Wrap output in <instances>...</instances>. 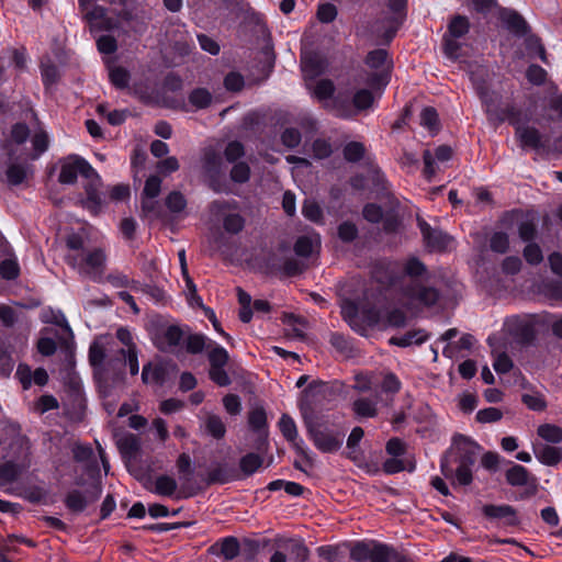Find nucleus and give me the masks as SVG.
<instances>
[{
    "label": "nucleus",
    "mask_w": 562,
    "mask_h": 562,
    "mask_svg": "<svg viewBox=\"0 0 562 562\" xmlns=\"http://www.w3.org/2000/svg\"><path fill=\"white\" fill-rule=\"evenodd\" d=\"M330 344L337 350V352H339V355L345 358H351L357 355V350L353 348L350 340L341 334H331Z\"/></svg>",
    "instance_id": "obj_33"
},
{
    "label": "nucleus",
    "mask_w": 562,
    "mask_h": 562,
    "mask_svg": "<svg viewBox=\"0 0 562 562\" xmlns=\"http://www.w3.org/2000/svg\"><path fill=\"white\" fill-rule=\"evenodd\" d=\"M177 481L169 475H159L155 482L154 493L161 496H172L177 491Z\"/></svg>",
    "instance_id": "obj_40"
},
{
    "label": "nucleus",
    "mask_w": 562,
    "mask_h": 562,
    "mask_svg": "<svg viewBox=\"0 0 562 562\" xmlns=\"http://www.w3.org/2000/svg\"><path fill=\"white\" fill-rule=\"evenodd\" d=\"M366 65L373 70L391 69L392 60L387 50L383 48L373 49L366 57Z\"/></svg>",
    "instance_id": "obj_26"
},
{
    "label": "nucleus",
    "mask_w": 562,
    "mask_h": 562,
    "mask_svg": "<svg viewBox=\"0 0 562 562\" xmlns=\"http://www.w3.org/2000/svg\"><path fill=\"white\" fill-rule=\"evenodd\" d=\"M250 178V168L244 161L235 162L231 170V179L236 183H245Z\"/></svg>",
    "instance_id": "obj_56"
},
{
    "label": "nucleus",
    "mask_w": 562,
    "mask_h": 562,
    "mask_svg": "<svg viewBox=\"0 0 562 562\" xmlns=\"http://www.w3.org/2000/svg\"><path fill=\"white\" fill-rule=\"evenodd\" d=\"M333 393V387L325 382L314 381L304 390V395L308 401V404H316L321 398Z\"/></svg>",
    "instance_id": "obj_29"
},
{
    "label": "nucleus",
    "mask_w": 562,
    "mask_h": 562,
    "mask_svg": "<svg viewBox=\"0 0 562 562\" xmlns=\"http://www.w3.org/2000/svg\"><path fill=\"white\" fill-rule=\"evenodd\" d=\"M117 447L123 456L132 457L139 450V440L134 434L123 435L117 439Z\"/></svg>",
    "instance_id": "obj_38"
},
{
    "label": "nucleus",
    "mask_w": 562,
    "mask_h": 562,
    "mask_svg": "<svg viewBox=\"0 0 562 562\" xmlns=\"http://www.w3.org/2000/svg\"><path fill=\"white\" fill-rule=\"evenodd\" d=\"M453 445L460 453L459 463L472 467L475 463L476 454L481 447L464 435H456L453 437Z\"/></svg>",
    "instance_id": "obj_16"
},
{
    "label": "nucleus",
    "mask_w": 562,
    "mask_h": 562,
    "mask_svg": "<svg viewBox=\"0 0 562 562\" xmlns=\"http://www.w3.org/2000/svg\"><path fill=\"white\" fill-rule=\"evenodd\" d=\"M303 422L314 446L324 453L338 451L344 441V434L328 428L310 406H301Z\"/></svg>",
    "instance_id": "obj_3"
},
{
    "label": "nucleus",
    "mask_w": 562,
    "mask_h": 562,
    "mask_svg": "<svg viewBox=\"0 0 562 562\" xmlns=\"http://www.w3.org/2000/svg\"><path fill=\"white\" fill-rule=\"evenodd\" d=\"M503 417V413L501 409L496 407H487L484 409H481L476 413V420L479 423L485 424V423H495L498 422Z\"/></svg>",
    "instance_id": "obj_62"
},
{
    "label": "nucleus",
    "mask_w": 562,
    "mask_h": 562,
    "mask_svg": "<svg viewBox=\"0 0 562 562\" xmlns=\"http://www.w3.org/2000/svg\"><path fill=\"white\" fill-rule=\"evenodd\" d=\"M183 338L182 329L177 325H170L164 329L161 335L156 336L155 344L161 351H171L179 346Z\"/></svg>",
    "instance_id": "obj_18"
},
{
    "label": "nucleus",
    "mask_w": 562,
    "mask_h": 562,
    "mask_svg": "<svg viewBox=\"0 0 562 562\" xmlns=\"http://www.w3.org/2000/svg\"><path fill=\"white\" fill-rule=\"evenodd\" d=\"M491 249L498 254H505L509 247V238L506 233L496 232L490 240Z\"/></svg>",
    "instance_id": "obj_59"
},
{
    "label": "nucleus",
    "mask_w": 562,
    "mask_h": 562,
    "mask_svg": "<svg viewBox=\"0 0 562 562\" xmlns=\"http://www.w3.org/2000/svg\"><path fill=\"white\" fill-rule=\"evenodd\" d=\"M379 396L358 397L352 403V412L360 418H374L379 414Z\"/></svg>",
    "instance_id": "obj_21"
},
{
    "label": "nucleus",
    "mask_w": 562,
    "mask_h": 562,
    "mask_svg": "<svg viewBox=\"0 0 562 562\" xmlns=\"http://www.w3.org/2000/svg\"><path fill=\"white\" fill-rule=\"evenodd\" d=\"M524 257L530 265H539L543 260L542 250L539 245L529 243L524 249Z\"/></svg>",
    "instance_id": "obj_61"
},
{
    "label": "nucleus",
    "mask_w": 562,
    "mask_h": 562,
    "mask_svg": "<svg viewBox=\"0 0 562 562\" xmlns=\"http://www.w3.org/2000/svg\"><path fill=\"white\" fill-rule=\"evenodd\" d=\"M280 431L283 437L291 442H294L297 438V428L292 417L283 414L279 420Z\"/></svg>",
    "instance_id": "obj_52"
},
{
    "label": "nucleus",
    "mask_w": 562,
    "mask_h": 562,
    "mask_svg": "<svg viewBox=\"0 0 562 562\" xmlns=\"http://www.w3.org/2000/svg\"><path fill=\"white\" fill-rule=\"evenodd\" d=\"M502 20L506 24L507 29L516 36H525L529 32V25L526 20L514 10H504L502 13Z\"/></svg>",
    "instance_id": "obj_22"
},
{
    "label": "nucleus",
    "mask_w": 562,
    "mask_h": 562,
    "mask_svg": "<svg viewBox=\"0 0 562 562\" xmlns=\"http://www.w3.org/2000/svg\"><path fill=\"white\" fill-rule=\"evenodd\" d=\"M417 224L422 232L427 248L431 251H443L449 248L452 238L440 229L432 228L424 218L417 217Z\"/></svg>",
    "instance_id": "obj_11"
},
{
    "label": "nucleus",
    "mask_w": 562,
    "mask_h": 562,
    "mask_svg": "<svg viewBox=\"0 0 562 562\" xmlns=\"http://www.w3.org/2000/svg\"><path fill=\"white\" fill-rule=\"evenodd\" d=\"M24 121H30L31 126L24 122H18L12 126L11 136L12 140H27L31 135V128H33L34 135L31 140H47V134L38 126V120L36 113L29 109L24 113Z\"/></svg>",
    "instance_id": "obj_10"
},
{
    "label": "nucleus",
    "mask_w": 562,
    "mask_h": 562,
    "mask_svg": "<svg viewBox=\"0 0 562 562\" xmlns=\"http://www.w3.org/2000/svg\"><path fill=\"white\" fill-rule=\"evenodd\" d=\"M267 266H268V268L270 269L271 272L274 271V270H282L284 272V274L289 276V277L300 274L305 269V265L303 262H301L300 260L294 259V258L285 259V261L283 262V266L279 267L276 263L274 257H272V258H270L268 260Z\"/></svg>",
    "instance_id": "obj_28"
},
{
    "label": "nucleus",
    "mask_w": 562,
    "mask_h": 562,
    "mask_svg": "<svg viewBox=\"0 0 562 562\" xmlns=\"http://www.w3.org/2000/svg\"><path fill=\"white\" fill-rule=\"evenodd\" d=\"M530 474L526 468L519 464L513 465L506 471V481L512 486H524L529 483Z\"/></svg>",
    "instance_id": "obj_32"
},
{
    "label": "nucleus",
    "mask_w": 562,
    "mask_h": 562,
    "mask_svg": "<svg viewBox=\"0 0 562 562\" xmlns=\"http://www.w3.org/2000/svg\"><path fill=\"white\" fill-rule=\"evenodd\" d=\"M442 297L441 291L428 279L403 280L400 301L407 308L434 307Z\"/></svg>",
    "instance_id": "obj_4"
},
{
    "label": "nucleus",
    "mask_w": 562,
    "mask_h": 562,
    "mask_svg": "<svg viewBox=\"0 0 562 562\" xmlns=\"http://www.w3.org/2000/svg\"><path fill=\"white\" fill-rule=\"evenodd\" d=\"M176 371L177 366L172 362H161L156 366L147 363L143 367L142 380L144 383L164 384L169 379V374Z\"/></svg>",
    "instance_id": "obj_14"
},
{
    "label": "nucleus",
    "mask_w": 562,
    "mask_h": 562,
    "mask_svg": "<svg viewBox=\"0 0 562 562\" xmlns=\"http://www.w3.org/2000/svg\"><path fill=\"white\" fill-rule=\"evenodd\" d=\"M370 562H406V558L401 555L393 547L373 541Z\"/></svg>",
    "instance_id": "obj_19"
},
{
    "label": "nucleus",
    "mask_w": 562,
    "mask_h": 562,
    "mask_svg": "<svg viewBox=\"0 0 562 562\" xmlns=\"http://www.w3.org/2000/svg\"><path fill=\"white\" fill-rule=\"evenodd\" d=\"M213 345L214 342L202 334H190L186 338V350L191 355L201 353L205 348H211Z\"/></svg>",
    "instance_id": "obj_31"
},
{
    "label": "nucleus",
    "mask_w": 562,
    "mask_h": 562,
    "mask_svg": "<svg viewBox=\"0 0 562 562\" xmlns=\"http://www.w3.org/2000/svg\"><path fill=\"white\" fill-rule=\"evenodd\" d=\"M407 18V0H386V11L379 18L372 32L382 44H390Z\"/></svg>",
    "instance_id": "obj_5"
},
{
    "label": "nucleus",
    "mask_w": 562,
    "mask_h": 562,
    "mask_svg": "<svg viewBox=\"0 0 562 562\" xmlns=\"http://www.w3.org/2000/svg\"><path fill=\"white\" fill-rule=\"evenodd\" d=\"M428 335L424 330L419 329L408 331L402 337H392L390 339V344L400 347H407L411 346L412 344L420 345L424 341H426Z\"/></svg>",
    "instance_id": "obj_35"
},
{
    "label": "nucleus",
    "mask_w": 562,
    "mask_h": 562,
    "mask_svg": "<svg viewBox=\"0 0 562 562\" xmlns=\"http://www.w3.org/2000/svg\"><path fill=\"white\" fill-rule=\"evenodd\" d=\"M470 30V21L465 15H454L448 25V35L453 38L464 36Z\"/></svg>",
    "instance_id": "obj_36"
},
{
    "label": "nucleus",
    "mask_w": 562,
    "mask_h": 562,
    "mask_svg": "<svg viewBox=\"0 0 562 562\" xmlns=\"http://www.w3.org/2000/svg\"><path fill=\"white\" fill-rule=\"evenodd\" d=\"M282 322L289 326L291 329L289 331V336L303 339L305 337L304 328H306V321L302 317H299L294 314H284L282 317Z\"/></svg>",
    "instance_id": "obj_37"
},
{
    "label": "nucleus",
    "mask_w": 562,
    "mask_h": 562,
    "mask_svg": "<svg viewBox=\"0 0 562 562\" xmlns=\"http://www.w3.org/2000/svg\"><path fill=\"white\" fill-rule=\"evenodd\" d=\"M240 546L235 537L224 538L220 544V553L228 561L239 555Z\"/></svg>",
    "instance_id": "obj_50"
},
{
    "label": "nucleus",
    "mask_w": 562,
    "mask_h": 562,
    "mask_svg": "<svg viewBox=\"0 0 562 562\" xmlns=\"http://www.w3.org/2000/svg\"><path fill=\"white\" fill-rule=\"evenodd\" d=\"M205 429L215 439L223 438L226 432V427L222 418L214 414H207L205 418Z\"/></svg>",
    "instance_id": "obj_44"
},
{
    "label": "nucleus",
    "mask_w": 562,
    "mask_h": 562,
    "mask_svg": "<svg viewBox=\"0 0 562 562\" xmlns=\"http://www.w3.org/2000/svg\"><path fill=\"white\" fill-rule=\"evenodd\" d=\"M162 211L155 198H142V216L149 221L157 220L161 216Z\"/></svg>",
    "instance_id": "obj_49"
},
{
    "label": "nucleus",
    "mask_w": 562,
    "mask_h": 562,
    "mask_svg": "<svg viewBox=\"0 0 562 562\" xmlns=\"http://www.w3.org/2000/svg\"><path fill=\"white\" fill-rule=\"evenodd\" d=\"M302 213L303 215L312 221V222H319L323 216L322 209L319 205L314 201H305L302 206Z\"/></svg>",
    "instance_id": "obj_64"
},
{
    "label": "nucleus",
    "mask_w": 562,
    "mask_h": 562,
    "mask_svg": "<svg viewBox=\"0 0 562 562\" xmlns=\"http://www.w3.org/2000/svg\"><path fill=\"white\" fill-rule=\"evenodd\" d=\"M102 487L100 482H92L85 492L71 490L65 497L66 507L72 513H82L87 506L100 498Z\"/></svg>",
    "instance_id": "obj_8"
},
{
    "label": "nucleus",
    "mask_w": 562,
    "mask_h": 562,
    "mask_svg": "<svg viewBox=\"0 0 562 562\" xmlns=\"http://www.w3.org/2000/svg\"><path fill=\"white\" fill-rule=\"evenodd\" d=\"M373 549V541L371 542H364L359 541L355 543V546L350 550V558L355 561H370L371 552Z\"/></svg>",
    "instance_id": "obj_51"
},
{
    "label": "nucleus",
    "mask_w": 562,
    "mask_h": 562,
    "mask_svg": "<svg viewBox=\"0 0 562 562\" xmlns=\"http://www.w3.org/2000/svg\"><path fill=\"white\" fill-rule=\"evenodd\" d=\"M22 144L23 143H15V148L8 146L4 147L12 160L13 156L16 155V161H11L5 172L8 182L12 186H18L26 179L30 168L25 164L29 160L37 159L48 148V143H33V153L26 154L19 148Z\"/></svg>",
    "instance_id": "obj_6"
},
{
    "label": "nucleus",
    "mask_w": 562,
    "mask_h": 562,
    "mask_svg": "<svg viewBox=\"0 0 562 562\" xmlns=\"http://www.w3.org/2000/svg\"><path fill=\"white\" fill-rule=\"evenodd\" d=\"M26 469L27 465L24 463L4 461L0 464V486L15 482Z\"/></svg>",
    "instance_id": "obj_23"
},
{
    "label": "nucleus",
    "mask_w": 562,
    "mask_h": 562,
    "mask_svg": "<svg viewBox=\"0 0 562 562\" xmlns=\"http://www.w3.org/2000/svg\"><path fill=\"white\" fill-rule=\"evenodd\" d=\"M535 456L542 464L552 467L562 460V450L549 445H541L535 448Z\"/></svg>",
    "instance_id": "obj_25"
},
{
    "label": "nucleus",
    "mask_w": 562,
    "mask_h": 562,
    "mask_svg": "<svg viewBox=\"0 0 562 562\" xmlns=\"http://www.w3.org/2000/svg\"><path fill=\"white\" fill-rule=\"evenodd\" d=\"M302 70L310 77L319 76L324 70L323 60L317 55H310L302 58Z\"/></svg>",
    "instance_id": "obj_39"
},
{
    "label": "nucleus",
    "mask_w": 562,
    "mask_h": 562,
    "mask_svg": "<svg viewBox=\"0 0 562 562\" xmlns=\"http://www.w3.org/2000/svg\"><path fill=\"white\" fill-rule=\"evenodd\" d=\"M453 149L449 145L438 146L434 153L426 149L423 154L424 170L423 173L428 181L436 175L439 162H446L451 159Z\"/></svg>",
    "instance_id": "obj_12"
},
{
    "label": "nucleus",
    "mask_w": 562,
    "mask_h": 562,
    "mask_svg": "<svg viewBox=\"0 0 562 562\" xmlns=\"http://www.w3.org/2000/svg\"><path fill=\"white\" fill-rule=\"evenodd\" d=\"M342 318L355 330H358V305L351 300H342L340 304Z\"/></svg>",
    "instance_id": "obj_43"
},
{
    "label": "nucleus",
    "mask_w": 562,
    "mask_h": 562,
    "mask_svg": "<svg viewBox=\"0 0 562 562\" xmlns=\"http://www.w3.org/2000/svg\"><path fill=\"white\" fill-rule=\"evenodd\" d=\"M109 78L115 88L125 89L128 87L131 75L125 68L114 66L110 68Z\"/></svg>",
    "instance_id": "obj_47"
},
{
    "label": "nucleus",
    "mask_w": 562,
    "mask_h": 562,
    "mask_svg": "<svg viewBox=\"0 0 562 562\" xmlns=\"http://www.w3.org/2000/svg\"><path fill=\"white\" fill-rule=\"evenodd\" d=\"M248 424L254 430H262L267 425L266 411L262 407H256L249 412Z\"/></svg>",
    "instance_id": "obj_55"
},
{
    "label": "nucleus",
    "mask_w": 562,
    "mask_h": 562,
    "mask_svg": "<svg viewBox=\"0 0 562 562\" xmlns=\"http://www.w3.org/2000/svg\"><path fill=\"white\" fill-rule=\"evenodd\" d=\"M20 272L19 265L13 259H5L0 263V274L5 280H14Z\"/></svg>",
    "instance_id": "obj_60"
},
{
    "label": "nucleus",
    "mask_w": 562,
    "mask_h": 562,
    "mask_svg": "<svg viewBox=\"0 0 562 562\" xmlns=\"http://www.w3.org/2000/svg\"><path fill=\"white\" fill-rule=\"evenodd\" d=\"M224 87L229 92H240L245 86L244 76L237 71H231L224 77Z\"/></svg>",
    "instance_id": "obj_54"
},
{
    "label": "nucleus",
    "mask_w": 562,
    "mask_h": 562,
    "mask_svg": "<svg viewBox=\"0 0 562 562\" xmlns=\"http://www.w3.org/2000/svg\"><path fill=\"white\" fill-rule=\"evenodd\" d=\"M166 205L172 213H179L187 206L184 195L179 191H172L166 198Z\"/></svg>",
    "instance_id": "obj_57"
},
{
    "label": "nucleus",
    "mask_w": 562,
    "mask_h": 562,
    "mask_svg": "<svg viewBox=\"0 0 562 562\" xmlns=\"http://www.w3.org/2000/svg\"><path fill=\"white\" fill-rule=\"evenodd\" d=\"M420 125L428 131L429 137H435L439 130V116L435 108L426 106L422 110L420 115Z\"/></svg>",
    "instance_id": "obj_27"
},
{
    "label": "nucleus",
    "mask_w": 562,
    "mask_h": 562,
    "mask_svg": "<svg viewBox=\"0 0 562 562\" xmlns=\"http://www.w3.org/2000/svg\"><path fill=\"white\" fill-rule=\"evenodd\" d=\"M263 463V459L254 452L247 453L239 461V468L245 475L254 474Z\"/></svg>",
    "instance_id": "obj_46"
},
{
    "label": "nucleus",
    "mask_w": 562,
    "mask_h": 562,
    "mask_svg": "<svg viewBox=\"0 0 562 562\" xmlns=\"http://www.w3.org/2000/svg\"><path fill=\"white\" fill-rule=\"evenodd\" d=\"M238 477L236 470L227 464L218 463L212 468L205 479L206 485L225 484Z\"/></svg>",
    "instance_id": "obj_20"
},
{
    "label": "nucleus",
    "mask_w": 562,
    "mask_h": 562,
    "mask_svg": "<svg viewBox=\"0 0 562 562\" xmlns=\"http://www.w3.org/2000/svg\"><path fill=\"white\" fill-rule=\"evenodd\" d=\"M483 515L491 520H495L503 526H517L519 519L516 509L510 505L487 504L482 508Z\"/></svg>",
    "instance_id": "obj_13"
},
{
    "label": "nucleus",
    "mask_w": 562,
    "mask_h": 562,
    "mask_svg": "<svg viewBox=\"0 0 562 562\" xmlns=\"http://www.w3.org/2000/svg\"><path fill=\"white\" fill-rule=\"evenodd\" d=\"M476 91L490 121H508L515 127L519 140H541L539 131L528 124L527 116L518 108L513 104L501 106L498 95L483 83L476 86Z\"/></svg>",
    "instance_id": "obj_1"
},
{
    "label": "nucleus",
    "mask_w": 562,
    "mask_h": 562,
    "mask_svg": "<svg viewBox=\"0 0 562 562\" xmlns=\"http://www.w3.org/2000/svg\"><path fill=\"white\" fill-rule=\"evenodd\" d=\"M79 173L86 178H91L95 175L93 168L82 158L69 156L60 160V172L58 176L60 183H75Z\"/></svg>",
    "instance_id": "obj_9"
},
{
    "label": "nucleus",
    "mask_w": 562,
    "mask_h": 562,
    "mask_svg": "<svg viewBox=\"0 0 562 562\" xmlns=\"http://www.w3.org/2000/svg\"><path fill=\"white\" fill-rule=\"evenodd\" d=\"M203 169L212 178L215 179L223 173V158L218 153L206 149L203 155Z\"/></svg>",
    "instance_id": "obj_24"
},
{
    "label": "nucleus",
    "mask_w": 562,
    "mask_h": 562,
    "mask_svg": "<svg viewBox=\"0 0 562 562\" xmlns=\"http://www.w3.org/2000/svg\"><path fill=\"white\" fill-rule=\"evenodd\" d=\"M538 435L548 442L560 443L562 442V428L552 425L543 424L538 428Z\"/></svg>",
    "instance_id": "obj_48"
},
{
    "label": "nucleus",
    "mask_w": 562,
    "mask_h": 562,
    "mask_svg": "<svg viewBox=\"0 0 562 562\" xmlns=\"http://www.w3.org/2000/svg\"><path fill=\"white\" fill-rule=\"evenodd\" d=\"M335 86L329 79L319 80L314 89V94L318 100H328L334 95Z\"/></svg>",
    "instance_id": "obj_58"
},
{
    "label": "nucleus",
    "mask_w": 562,
    "mask_h": 562,
    "mask_svg": "<svg viewBox=\"0 0 562 562\" xmlns=\"http://www.w3.org/2000/svg\"><path fill=\"white\" fill-rule=\"evenodd\" d=\"M403 272L408 280L426 279L427 267L417 257H411L405 261Z\"/></svg>",
    "instance_id": "obj_34"
},
{
    "label": "nucleus",
    "mask_w": 562,
    "mask_h": 562,
    "mask_svg": "<svg viewBox=\"0 0 562 562\" xmlns=\"http://www.w3.org/2000/svg\"><path fill=\"white\" fill-rule=\"evenodd\" d=\"M189 103L195 110H204L212 104L213 95L206 88H194L188 95Z\"/></svg>",
    "instance_id": "obj_30"
},
{
    "label": "nucleus",
    "mask_w": 562,
    "mask_h": 562,
    "mask_svg": "<svg viewBox=\"0 0 562 562\" xmlns=\"http://www.w3.org/2000/svg\"><path fill=\"white\" fill-rule=\"evenodd\" d=\"M210 368H221L228 363L229 355L227 350L218 345H213L207 353Z\"/></svg>",
    "instance_id": "obj_45"
},
{
    "label": "nucleus",
    "mask_w": 562,
    "mask_h": 562,
    "mask_svg": "<svg viewBox=\"0 0 562 562\" xmlns=\"http://www.w3.org/2000/svg\"><path fill=\"white\" fill-rule=\"evenodd\" d=\"M338 236L342 241L350 243L357 238L358 228L353 223L346 221L338 226Z\"/></svg>",
    "instance_id": "obj_63"
},
{
    "label": "nucleus",
    "mask_w": 562,
    "mask_h": 562,
    "mask_svg": "<svg viewBox=\"0 0 562 562\" xmlns=\"http://www.w3.org/2000/svg\"><path fill=\"white\" fill-rule=\"evenodd\" d=\"M391 78V69L374 70L368 74L366 83L372 89L380 90L387 86Z\"/></svg>",
    "instance_id": "obj_41"
},
{
    "label": "nucleus",
    "mask_w": 562,
    "mask_h": 562,
    "mask_svg": "<svg viewBox=\"0 0 562 562\" xmlns=\"http://www.w3.org/2000/svg\"><path fill=\"white\" fill-rule=\"evenodd\" d=\"M85 20L89 23L91 31L109 30L110 21L105 19L106 11L102 5L92 4L90 8L80 9Z\"/></svg>",
    "instance_id": "obj_17"
},
{
    "label": "nucleus",
    "mask_w": 562,
    "mask_h": 562,
    "mask_svg": "<svg viewBox=\"0 0 562 562\" xmlns=\"http://www.w3.org/2000/svg\"><path fill=\"white\" fill-rule=\"evenodd\" d=\"M374 101L372 92L368 89L358 90L352 100L344 99L341 95L334 98V111L337 116L350 117L355 113V109L363 111L369 109Z\"/></svg>",
    "instance_id": "obj_7"
},
{
    "label": "nucleus",
    "mask_w": 562,
    "mask_h": 562,
    "mask_svg": "<svg viewBox=\"0 0 562 562\" xmlns=\"http://www.w3.org/2000/svg\"><path fill=\"white\" fill-rule=\"evenodd\" d=\"M522 151L535 153L536 159L553 160L562 158V143H522Z\"/></svg>",
    "instance_id": "obj_15"
},
{
    "label": "nucleus",
    "mask_w": 562,
    "mask_h": 562,
    "mask_svg": "<svg viewBox=\"0 0 562 562\" xmlns=\"http://www.w3.org/2000/svg\"><path fill=\"white\" fill-rule=\"evenodd\" d=\"M380 387L381 391L386 396H393L394 394L400 392L402 387V382L393 372L387 371L382 373V381L380 383Z\"/></svg>",
    "instance_id": "obj_42"
},
{
    "label": "nucleus",
    "mask_w": 562,
    "mask_h": 562,
    "mask_svg": "<svg viewBox=\"0 0 562 562\" xmlns=\"http://www.w3.org/2000/svg\"><path fill=\"white\" fill-rule=\"evenodd\" d=\"M245 226V218L237 213L225 215L223 220V227L229 234H238Z\"/></svg>",
    "instance_id": "obj_53"
},
{
    "label": "nucleus",
    "mask_w": 562,
    "mask_h": 562,
    "mask_svg": "<svg viewBox=\"0 0 562 562\" xmlns=\"http://www.w3.org/2000/svg\"><path fill=\"white\" fill-rule=\"evenodd\" d=\"M66 246L68 248V254L65 256L66 262L81 277L101 282L106 268L105 251L99 247L86 249L85 240L78 234L68 235Z\"/></svg>",
    "instance_id": "obj_2"
}]
</instances>
